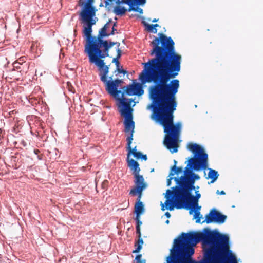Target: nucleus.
Segmentation results:
<instances>
[{"label": "nucleus", "instance_id": "1", "mask_svg": "<svg viewBox=\"0 0 263 263\" xmlns=\"http://www.w3.org/2000/svg\"><path fill=\"white\" fill-rule=\"evenodd\" d=\"M152 42L150 55L154 57L143 63V70L139 76L141 84L134 83L123 87L124 91L116 99L119 101V112L124 117L132 116L136 102L128 96H141L144 93L142 84L153 82L148 88V96L152 102L146 109L151 110L152 120L161 124L165 133L164 143L171 153L178 151V141L182 128V123H173L174 112L176 110L177 102L176 95L179 88V81L171 80L178 75L181 69V56L175 49L174 42L171 37L159 33Z\"/></svg>", "mask_w": 263, "mask_h": 263}, {"label": "nucleus", "instance_id": "2", "mask_svg": "<svg viewBox=\"0 0 263 263\" xmlns=\"http://www.w3.org/2000/svg\"><path fill=\"white\" fill-rule=\"evenodd\" d=\"M187 149L194 154L193 158L188 159V164L184 168L183 174L180 178H175L176 185L172 187V191L167 190L165 197L164 203L161 202V210L165 211L182 209L186 205L190 208V214L194 212V218L196 223H199L202 218L200 210L201 206L198 205L201 194L196 191L195 196L192 195L191 192L195 190L194 184L200 177L195 174L193 170H204L208 166V154L203 149L196 143H190Z\"/></svg>", "mask_w": 263, "mask_h": 263}, {"label": "nucleus", "instance_id": "3", "mask_svg": "<svg viewBox=\"0 0 263 263\" xmlns=\"http://www.w3.org/2000/svg\"><path fill=\"white\" fill-rule=\"evenodd\" d=\"M201 241L209 259L214 258L217 254L224 255L230 252L227 235L205 229L202 232L182 233L175 239L167 257V263H196L192 260L182 261L178 257H190L194 253V247Z\"/></svg>", "mask_w": 263, "mask_h": 263}, {"label": "nucleus", "instance_id": "4", "mask_svg": "<svg viewBox=\"0 0 263 263\" xmlns=\"http://www.w3.org/2000/svg\"><path fill=\"white\" fill-rule=\"evenodd\" d=\"M81 20L83 24V33L86 37L85 52L88 56L89 62L97 66L105 65L102 59L109 56V48L117 43L111 42L109 44L107 41L101 39H96V37L92 36V26L98 21L96 16Z\"/></svg>", "mask_w": 263, "mask_h": 263}, {"label": "nucleus", "instance_id": "5", "mask_svg": "<svg viewBox=\"0 0 263 263\" xmlns=\"http://www.w3.org/2000/svg\"><path fill=\"white\" fill-rule=\"evenodd\" d=\"M99 70L100 71L99 76L100 79L103 82L106 87V91L111 95L117 98L121 95L123 92L121 90H118L117 88L119 85L123 82L122 80L116 79L112 81V77H109V80H107V74L109 72V67L107 65L103 66H97Z\"/></svg>", "mask_w": 263, "mask_h": 263}, {"label": "nucleus", "instance_id": "6", "mask_svg": "<svg viewBox=\"0 0 263 263\" xmlns=\"http://www.w3.org/2000/svg\"><path fill=\"white\" fill-rule=\"evenodd\" d=\"M116 3V6L114 8V12L117 15L122 16L127 11H134L141 14L143 13L142 9L135 6L145 4L146 0H117Z\"/></svg>", "mask_w": 263, "mask_h": 263}, {"label": "nucleus", "instance_id": "7", "mask_svg": "<svg viewBox=\"0 0 263 263\" xmlns=\"http://www.w3.org/2000/svg\"><path fill=\"white\" fill-rule=\"evenodd\" d=\"M94 3L95 0H79V5L81 7V19L96 16L97 10L93 5Z\"/></svg>", "mask_w": 263, "mask_h": 263}, {"label": "nucleus", "instance_id": "8", "mask_svg": "<svg viewBox=\"0 0 263 263\" xmlns=\"http://www.w3.org/2000/svg\"><path fill=\"white\" fill-rule=\"evenodd\" d=\"M127 162L128 166L133 171V174L135 178L134 182L136 186L135 187H139L143 185L147 186L143 176L139 175L140 169L138 163L133 159L129 158H127Z\"/></svg>", "mask_w": 263, "mask_h": 263}, {"label": "nucleus", "instance_id": "9", "mask_svg": "<svg viewBox=\"0 0 263 263\" xmlns=\"http://www.w3.org/2000/svg\"><path fill=\"white\" fill-rule=\"evenodd\" d=\"M147 186L144 185L139 186V187H134L129 192V194L132 196L138 195L137 202L135 205V212L137 217L138 215L142 214L144 211L143 203L140 201L142 197V192L146 188Z\"/></svg>", "mask_w": 263, "mask_h": 263}, {"label": "nucleus", "instance_id": "10", "mask_svg": "<svg viewBox=\"0 0 263 263\" xmlns=\"http://www.w3.org/2000/svg\"><path fill=\"white\" fill-rule=\"evenodd\" d=\"M227 219V216L221 214L215 209H212L209 213L205 216V221L207 223L215 222L222 224L224 223Z\"/></svg>", "mask_w": 263, "mask_h": 263}, {"label": "nucleus", "instance_id": "11", "mask_svg": "<svg viewBox=\"0 0 263 263\" xmlns=\"http://www.w3.org/2000/svg\"><path fill=\"white\" fill-rule=\"evenodd\" d=\"M124 121L125 132L128 134L127 137L132 136L133 137V133L134 130V122L133 121V116L129 117H125Z\"/></svg>", "mask_w": 263, "mask_h": 263}, {"label": "nucleus", "instance_id": "12", "mask_svg": "<svg viewBox=\"0 0 263 263\" xmlns=\"http://www.w3.org/2000/svg\"><path fill=\"white\" fill-rule=\"evenodd\" d=\"M110 21L107 22L104 26L102 27L99 32V34L98 35V37L96 39H102L104 37L109 36V33H107V30L110 27Z\"/></svg>", "mask_w": 263, "mask_h": 263}, {"label": "nucleus", "instance_id": "13", "mask_svg": "<svg viewBox=\"0 0 263 263\" xmlns=\"http://www.w3.org/2000/svg\"><path fill=\"white\" fill-rule=\"evenodd\" d=\"M127 149L128 151L127 157L130 158V156L134 154L135 152H138L137 150V146L134 147L133 148L131 147V144L132 143V141L133 138H132V136L130 137L127 138Z\"/></svg>", "mask_w": 263, "mask_h": 263}, {"label": "nucleus", "instance_id": "14", "mask_svg": "<svg viewBox=\"0 0 263 263\" xmlns=\"http://www.w3.org/2000/svg\"><path fill=\"white\" fill-rule=\"evenodd\" d=\"M209 170L208 179H211L210 183H213L217 179L219 174L217 171L213 169L209 168Z\"/></svg>", "mask_w": 263, "mask_h": 263}, {"label": "nucleus", "instance_id": "15", "mask_svg": "<svg viewBox=\"0 0 263 263\" xmlns=\"http://www.w3.org/2000/svg\"><path fill=\"white\" fill-rule=\"evenodd\" d=\"M175 164H176L177 161L174 160ZM183 171V169L182 167H176L175 165H174L172 167V172L170 173V176H173L175 174L178 175L179 173H182Z\"/></svg>", "mask_w": 263, "mask_h": 263}, {"label": "nucleus", "instance_id": "16", "mask_svg": "<svg viewBox=\"0 0 263 263\" xmlns=\"http://www.w3.org/2000/svg\"><path fill=\"white\" fill-rule=\"evenodd\" d=\"M144 25L146 26V30L148 31L151 32H153L154 33H157V30L156 28V27H157L159 26L158 24H155L150 25V24H148L145 23Z\"/></svg>", "mask_w": 263, "mask_h": 263}, {"label": "nucleus", "instance_id": "17", "mask_svg": "<svg viewBox=\"0 0 263 263\" xmlns=\"http://www.w3.org/2000/svg\"><path fill=\"white\" fill-rule=\"evenodd\" d=\"M143 243V239L141 237H139V239L138 240L137 244L136 245V246H137V248L135 250H134L133 251V253H138L140 251V250L142 249V246Z\"/></svg>", "mask_w": 263, "mask_h": 263}, {"label": "nucleus", "instance_id": "18", "mask_svg": "<svg viewBox=\"0 0 263 263\" xmlns=\"http://www.w3.org/2000/svg\"><path fill=\"white\" fill-rule=\"evenodd\" d=\"M133 155L137 159H142L145 161H146L147 160L146 155H143L140 152H135Z\"/></svg>", "mask_w": 263, "mask_h": 263}, {"label": "nucleus", "instance_id": "19", "mask_svg": "<svg viewBox=\"0 0 263 263\" xmlns=\"http://www.w3.org/2000/svg\"><path fill=\"white\" fill-rule=\"evenodd\" d=\"M117 58H114L113 59L112 62H115L117 66L118 67H119V61H118L117 59L121 57V50L119 48H118V49L117 50Z\"/></svg>", "mask_w": 263, "mask_h": 263}, {"label": "nucleus", "instance_id": "20", "mask_svg": "<svg viewBox=\"0 0 263 263\" xmlns=\"http://www.w3.org/2000/svg\"><path fill=\"white\" fill-rule=\"evenodd\" d=\"M135 260L137 263H146L145 259H142V255L139 254L136 256Z\"/></svg>", "mask_w": 263, "mask_h": 263}, {"label": "nucleus", "instance_id": "21", "mask_svg": "<svg viewBox=\"0 0 263 263\" xmlns=\"http://www.w3.org/2000/svg\"><path fill=\"white\" fill-rule=\"evenodd\" d=\"M230 253V258H231V262L230 263H238L236 260V258L235 256L233 255Z\"/></svg>", "mask_w": 263, "mask_h": 263}, {"label": "nucleus", "instance_id": "22", "mask_svg": "<svg viewBox=\"0 0 263 263\" xmlns=\"http://www.w3.org/2000/svg\"><path fill=\"white\" fill-rule=\"evenodd\" d=\"M140 215H138V217H137V215H136V220L137 221V226H140L142 223V221L140 220Z\"/></svg>", "mask_w": 263, "mask_h": 263}, {"label": "nucleus", "instance_id": "23", "mask_svg": "<svg viewBox=\"0 0 263 263\" xmlns=\"http://www.w3.org/2000/svg\"><path fill=\"white\" fill-rule=\"evenodd\" d=\"M175 178H176V177H174V180H175ZM177 178H179V177H177ZM173 179V178L171 177L170 178H169V179H168L167 180V186H170V185H171V181H172V180Z\"/></svg>", "mask_w": 263, "mask_h": 263}, {"label": "nucleus", "instance_id": "24", "mask_svg": "<svg viewBox=\"0 0 263 263\" xmlns=\"http://www.w3.org/2000/svg\"><path fill=\"white\" fill-rule=\"evenodd\" d=\"M136 231H137V232L139 235V237H141V233H140V226H136Z\"/></svg>", "mask_w": 263, "mask_h": 263}, {"label": "nucleus", "instance_id": "25", "mask_svg": "<svg viewBox=\"0 0 263 263\" xmlns=\"http://www.w3.org/2000/svg\"><path fill=\"white\" fill-rule=\"evenodd\" d=\"M108 183V181L107 180H104L102 183V187L103 188L105 189L106 186H107Z\"/></svg>", "mask_w": 263, "mask_h": 263}, {"label": "nucleus", "instance_id": "26", "mask_svg": "<svg viewBox=\"0 0 263 263\" xmlns=\"http://www.w3.org/2000/svg\"><path fill=\"white\" fill-rule=\"evenodd\" d=\"M115 25H116V23H115L114 24V26H113V27H112V31H111V32L110 33H109V35L114 34V33H115V32H115V31L116 30V29H115V28H114V26H115Z\"/></svg>", "mask_w": 263, "mask_h": 263}, {"label": "nucleus", "instance_id": "27", "mask_svg": "<svg viewBox=\"0 0 263 263\" xmlns=\"http://www.w3.org/2000/svg\"><path fill=\"white\" fill-rule=\"evenodd\" d=\"M118 70L119 71V73H123V74H125L127 72L125 71V70H120L119 68H118Z\"/></svg>", "mask_w": 263, "mask_h": 263}, {"label": "nucleus", "instance_id": "28", "mask_svg": "<svg viewBox=\"0 0 263 263\" xmlns=\"http://www.w3.org/2000/svg\"><path fill=\"white\" fill-rule=\"evenodd\" d=\"M165 216H166L167 218H169L171 217V214L168 212H166L165 213Z\"/></svg>", "mask_w": 263, "mask_h": 263}, {"label": "nucleus", "instance_id": "29", "mask_svg": "<svg viewBox=\"0 0 263 263\" xmlns=\"http://www.w3.org/2000/svg\"><path fill=\"white\" fill-rule=\"evenodd\" d=\"M217 194H220L221 195H224L226 194L225 192L223 191H221L220 192H219L218 190L217 191Z\"/></svg>", "mask_w": 263, "mask_h": 263}, {"label": "nucleus", "instance_id": "30", "mask_svg": "<svg viewBox=\"0 0 263 263\" xmlns=\"http://www.w3.org/2000/svg\"><path fill=\"white\" fill-rule=\"evenodd\" d=\"M158 19L154 18V19L152 21V22H156L158 21Z\"/></svg>", "mask_w": 263, "mask_h": 263}, {"label": "nucleus", "instance_id": "31", "mask_svg": "<svg viewBox=\"0 0 263 263\" xmlns=\"http://www.w3.org/2000/svg\"><path fill=\"white\" fill-rule=\"evenodd\" d=\"M169 222H170V221H169V220H167L166 221L165 223H167V224H168V223H169Z\"/></svg>", "mask_w": 263, "mask_h": 263}, {"label": "nucleus", "instance_id": "32", "mask_svg": "<svg viewBox=\"0 0 263 263\" xmlns=\"http://www.w3.org/2000/svg\"><path fill=\"white\" fill-rule=\"evenodd\" d=\"M154 168H153V169L151 170V172H154Z\"/></svg>", "mask_w": 263, "mask_h": 263}]
</instances>
